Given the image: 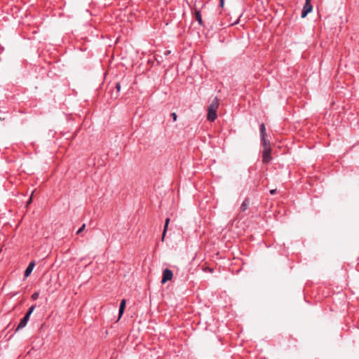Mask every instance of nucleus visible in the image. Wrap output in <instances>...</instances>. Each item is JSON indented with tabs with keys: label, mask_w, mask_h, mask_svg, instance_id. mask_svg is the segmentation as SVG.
I'll return each instance as SVG.
<instances>
[{
	"label": "nucleus",
	"mask_w": 359,
	"mask_h": 359,
	"mask_svg": "<svg viewBox=\"0 0 359 359\" xmlns=\"http://www.w3.org/2000/svg\"><path fill=\"white\" fill-rule=\"evenodd\" d=\"M171 117L173 119V121H176L177 119V115L175 112H172L171 114H170Z\"/></svg>",
	"instance_id": "obj_18"
},
{
	"label": "nucleus",
	"mask_w": 359,
	"mask_h": 359,
	"mask_svg": "<svg viewBox=\"0 0 359 359\" xmlns=\"http://www.w3.org/2000/svg\"><path fill=\"white\" fill-rule=\"evenodd\" d=\"M250 200L249 198H246L242 203L241 205V208H240V211L241 212H245V210H247L250 206Z\"/></svg>",
	"instance_id": "obj_7"
},
{
	"label": "nucleus",
	"mask_w": 359,
	"mask_h": 359,
	"mask_svg": "<svg viewBox=\"0 0 359 359\" xmlns=\"http://www.w3.org/2000/svg\"><path fill=\"white\" fill-rule=\"evenodd\" d=\"M276 193V189H271V190H270V194H271V195H273V194H275Z\"/></svg>",
	"instance_id": "obj_20"
},
{
	"label": "nucleus",
	"mask_w": 359,
	"mask_h": 359,
	"mask_svg": "<svg viewBox=\"0 0 359 359\" xmlns=\"http://www.w3.org/2000/svg\"><path fill=\"white\" fill-rule=\"evenodd\" d=\"M219 100L215 97L208 108L207 119L209 121L213 122L217 118V111L219 107Z\"/></svg>",
	"instance_id": "obj_1"
},
{
	"label": "nucleus",
	"mask_w": 359,
	"mask_h": 359,
	"mask_svg": "<svg viewBox=\"0 0 359 359\" xmlns=\"http://www.w3.org/2000/svg\"><path fill=\"white\" fill-rule=\"evenodd\" d=\"M170 53V50H165V51H164V55H165V56L168 55Z\"/></svg>",
	"instance_id": "obj_21"
},
{
	"label": "nucleus",
	"mask_w": 359,
	"mask_h": 359,
	"mask_svg": "<svg viewBox=\"0 0 359 359\" xmlns=\"http://www.w3.org/2000/svg\"><path fill=\"white\" fill-rule=\"evenodd\" d=\"M224 0H219V6L221 7L224 6Z\"/></svg>",
	"instance_id": "obj_19"
},
{
	"label": "nucleus",
	"mask_w": 359,
	"mask_h": 359,
	"mask_svg": "<svg viewBox=\"0 0 359 359\" xmlns=\"http://www.w3.org/2000/svg\"><path fill=\"white\" fill-rule=\"evenodd\" d=\"M173 273L169 269H165L163 271V277L161 279V283L164 284L167 281L170 280L172 278Z\"/></svg>",
	"instance_id": "obj_3"
},
{
	"label": "nucleus",
	"mask_w": 359,
	"mask_h": 359,
	"mask_svg": "<svg viewBox=\"0 0 359 359\" xmlns=\"http://www.w3.org/2000/svg\"><path fill=\"white\" fill-rule=\"evenodd\" d=\"M271 148L264 149L262 151V162L264 163H269L272 158L271 156Z\"/></svg>",
	"instance_id": "obj_4"
},
{
	"label": "nucleus",
	"mask_w": 359,
	"mask_h": 359,
	"mask_svg": "<svg viewBox=\"0 0 359 359\" xmlns=\"http://www.w3.org/2000/svg\"><path fill=\"white\" fill-rule=\"evenodd\" d=\"M35 308H36V305L31 306L29 308V309L26 313H29V316H30L32 315V313H33L34 310L35 309Z\"/></svg>",
	"instance_id": "obj_14"
},
{
	"label": "nucleus",
	"mask_w": 359,
	"mask_h": 359,
	"mask_svg": "<svg viewBox=\"0 0 359 359\" xmlns=\"http://www.w3.org/2000/svg\"><path fill=\"white\" fill-rule=\"evenodd\" d=\"M115 88L116 90V92L113 91L111 93V97L114 98V99H116L119 96V92H120V90H121V83L119 82H116V83Z\"/></svg>",
	"instance_id": "obj_8"
},
{
	"label": "nucleus",
	"mask_w": 359,
	"mask_h": 359,
	"mask_svg": "<svg viewBox=\"0 0 359 359\" xmlns=\"http://www.w3.org/2000/svg\"><path fill=\"white\" fill-rule=\"evenodd\" d=\"M86 228V224H83L79 229V230L76 231V233L77 234H79L81 233Z\"/></svg>",
	"instance_id": "obj_17"
},
{
	"label": "nucleus",
	"mask_w": 359,
	"mask_h": 359,
	"mask_svg": "<svg viewBox=\"0 0 359 359\" xmlns=\"http://www.w3.org/2000/svg\"><path fill=\"white\" fill-rule=\"evenodd\" d=\"M155 59L158 64H160L163 61L162 56L158 55H155Z\"/></svg>",
	"instance_id": "obj_15"
},
{
	"label": "nucleus",
	"mask_w": 359,
	"mask_h": 359,
	"mask_svg": "<svg viewBox=\"0 0 359 359\" xmlns=\"http://www.w3.org/2000/svg\"><path fill=\"white\" fill-rule=\"evenodd\" d=\"M311 1V0H306L301 14L302 18H304L313 10V6Z\"/></svg>",
	"instance_id": "obj_2"
},
{
	"label": "nucleus",
	"mask_w": 359,
	"mask_h": 359,
	"mask_svg": "<svg viewBox=\"0 0 359 359\" xmlns=\"http://www.w3.org/2000/svg\"><path fill=\"white\" fill-rule=\"evenodd\" d=\"M169 222H170V218H167L165 219V225H164V228H163V235H162V241L164 240L165 233H166L167 230H168Z\"/></svg>",
	"instance_id": "obj_12"
},
{
	"label": "nucleus",
	"mask_w": 359,
	"mask_h": 359,
	"mask_svg": "<svg viewBox=\"0 0 359 359\" xmlns=\"http://www.w3.org/2000/svg\"><path fill=\"white\" fill-rule=\"evenodd\" d=\"M126 299H122L121 303H120L119 310H118L119 318L122 316V315L124 313V311H125V309H126Z\"/></svg>",
	"instance_id": "obj_9"
},
{
	"label": "nucleus",
	"mask_w": 359,
	"mask_h": 359,
	"mask_svg": "<svg viewBox=\"0 0 359 359\" xmlns=\"http://www.w3.org/2000/svg\"><path fill=\"white\" fill-rule=\"evenodd\" d=\"M29 318H30L29 313H25V316L20 320V321L16 328V331L24 328L27 325V323L28 320H29Z\"/></svg>",
	"instance_id": "obj_5"
},
{
	"label": "nucleus",
	"mask_w": 359,
	"mask_h": 359,
	"mask_svg": "<svg viewBox=\"0 0 359 359\" xmlns=\"http://www.w3.org/2000/svg\"><path fill=\"white\" fill-rule=\"evenodd\" d=\"M261 142H262V145L263 146L264 149L271 148L270 142L268 140L266 139L265 136L261 137Z\"/></svg>",
	"instance_id": "obj_11"
},
{
	"label": "nucleus",
	"mask_w": 359,
	"mask_h": 359,
	"mask_svg": "<svg viewBox=\"0 0 359 359\" xmlns=\"http://www.w3.org/2000/svg\"><path fill=\"white\" fill-rule=\"evenodd\" d=\"M39 293L38 292H35L32 295V299L33 300H36L39 298Z\"/></svg>",
	"instance_id": "obj_16"
},
{
	"label": "nucleus",
	"mask_w": 359,
	"mask_h": 359,
	"mask_svg": "<svg viewBox=\"0 0 359 359\" xmlns=\"http://www.w3.org/2000/svg\"><path fill=\"white\" fill-rule=\"evenodd\" d=\"M34 266H35L34 261L29 262V264H28L27 267L26 268V269L25 271V273H24L25 278H27L30 276Z\"/></svg>",
	"instance_id": "obj_6"
},
{
	"label": "nucleus",
	"mask_w": 359,
	"mask_h": 359,
	"mask_svg": "<svg viewBox=\"0 0 359 359\" xmlns=\"http://www.w3.org/2000/svg\"><path fill=\"white\" fill-rule=\"evenodd\" d=\"M195 19L198 22L201 26L203 25V21L202 20V16L200 11L196 10L195 11Z\"/></svg>",
	"instance_id": "obj_10"
},
{
	"label": "nucleus",
	"mask_w": 359,
	"mask_h": 359,
	"mask_svg": "<svg viewBox=\"0 0 359 359\" xmlns=\"http://www.w3.org/2000/svg\"><path fill=\"white\" fill-rule=\"evenodd\" d=\"M261 137L266 136V128L264 124L262 123L259 127Z\"/></svg>",
	"instance_id": "obj_13"
}]
</instances>
